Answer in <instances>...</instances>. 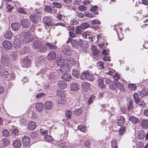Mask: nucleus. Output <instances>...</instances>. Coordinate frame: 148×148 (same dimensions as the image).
<instances>
[{
    "label": "nucleus",
    "instance_id": "1",
    "mask_svg": "<svg viewBox=\"0 0 148 148\" xmlns=\"http://www.w3.org/2000/svg\"><path fill=\"white\" fill-rule=\"evenodd\" d=\"M21 34L24 37L23 41L28 43L33 39L32 35L34 34V28L32 26L29 30L23 31Z\"/></svg>",
    "mask_w": 148,
    "mask_h": 148
},
{
    "label": "nucleus",
    "instance_id": "2",
    "mask_svg": "<svg viewBox=\"0 0 148 148\" xmlns=\"http://www.w3.org/2000/svg\"><path fill=\"white\" fill-rule=\"evenodd\" d=\"M81 78L83 80L86 79L90 81H93L95 79L93 75L88 71L83 72L81 75Z\"/></svg>",
    "mask_w": 148,
    "mask_h": 148
},
{
    "label": "nucleus",
    "instance_id": "3",
    "mask_svg": "<svg viewBox=\"0 0 148 148\" xmlns=\"http://www.w3.org/2000/svg\"><path fill=\"white\" fill-rule=\"evenodd\" d=\"M20 23L22 26L24 28L27 29L31 25V22L28 19H22Z\"/></svg>",
    "mask_w": 148,
    "mask_h": 148
},
{
    "label": "nucleus",
    "instance_id": "4",
    "mask_svg": "<svg viewBox=\"0 0 148 148\" xmlns=\"http://www.w3.org/2000/svg\"><path fill=\"white\" fill-rule=\"evenodd\" d=\"M31 63V60L27 57H26L23 60L21 64L24 68H27L28 66H30Z\"/></svg>",
    "mask_w": 148,
    "mask_h": 148
},
{
    "label": "nucleus",
    "instance_id": "5",
    "mask_svg": "<svg viewBox=\"0 0 148 148\" xmlns=\"http://www.w3.org/2000/svg\"><path fill=\"white\" fill-rule=\"evenodd\" d=\"M22 143L23 145L25 147L28 146L30 143V138L27 136H24L22 140Z\"/></svg>",
    "mask_w": 148,
    "mask_h": 148
},
{
    "label": "nucleus",
    "instance_id": "6",
    "mask_svg": "<svg viewBox=\"0 0 148 148\" xmlns=\"http://www.w3.org/2000/svg\"><path fill=\"white\" fill-rule=\"evenodd\" d=\"M53 20L52 17L50 16H45L43 18L44 23L47 25H51V23Z\"/></svg>",
    "mask_w": 148,
    "mask_h": 148
},
{
    "label": "nucleus",
    "instance_id": "7",
    "mask_svg": "<svg viewBox=\"0 0 148 148\" xmlns=\"http://www.w3.org/2000/svg\"><path fill=\"white\" fill-rule=\"evenodd\" d=\"M70 42L72 47L75 48H77L78 42L76 40H72L71 38H69L68 40L66 41V43L67 44Z\"/></svg>",
    "mask_w": 148,
    "mask_h": 148
},
{
    "label": "nucleus",
    "instance_id": "8",
    "mask_svg": "<svg viewBox=\"0 0 148 148\" xmlns=\"http://www.w3.org/2000/svg\"><path fill=\"white\" fill-rule=\"evenodd\" d=\"M9 58L5 53H3L1 55V61L3 65L5 62H8Z\"/></svg>",
    "mask_w": 148,
    "mask_h": 148
},
{
    "label": "nucleus",
    "instance_id": "9",
    "mask_svg": "<svg viewBox=\"0 0 148 148\" xmlns=\"http://www.w3.org/2000/svg\"><path fill=\"white\" fill-rule=\"evenodd\" d=\"M3 46L4 48L7 50H9L12 47V42L10 41L5 40L3 42Z\"/></svg>",
    "mask_w": 148,
    "mask_h": 148
},
{
    "label": "nucleus",
    "instance_id": "10",
    "mask_svg": "<svg viewBox=\"0 0 148 148\" xmlns=\"http://www.w3.org/2000/svg\"><path fill=\"white\" fill-rule=\"evenodd\" d=\"M23 40L22 39H16L14 42V44L15 48L21 47L23 45Z\"/></svg>",
    "mask_w": 148,
    "mask_h": 148
},
{
    "label": "nucleus",
    "instance_id": "11",
    "mask_svg": "<svg viewBox=\"0 0 148 148\" xmlns=\"http://www.w3.org/2000/svg\"><path fill=\"white\" fill-rule=\"evenodd\" d=\"M56 61L57 62V65L59 67L63 66L65 64L66 60H64L62 59V58L59 57L56 58Z\"/></svg>",
    "mask_w": 148,
    "mask_h": 148
},
{
    "label": "nucleus",
    "instance_id": "12",
    "mask_svg": "<svg viewBox=\"0 0 148 148\" xmlns=\"http://www.w3.org/2000/svg\"><path fill=\"white\" fill-rule=\"evenodd\" d=\"M75 63V61L71 58L68 57L66 59L65 64L69 66L74 65Z\"/></svg>",
    "mask_w": 148,
    "mask_h": 148
},
{
    "label": "nucleus",
    "instance_id": "13",
    "mask_svg": "<svg viewBox=\"0 0 148 148\" xmlns=\"http://www.w3.org/2000/svg\"><path fill=\"white\" fill-rule=\"evenodd\" d=\"M116 123L119 126H122L125 123V119L123 116H121L117 119Z\"/></svg>",
    "mask_w": 148,
    "mask_h": 148
},
{
    "label": "nucleus",
    "instance_id": "14",
    "mask_svg": "<svg viewBox=\"0 0 148 148\" xmlns=\"http://www.w3.org/2000/svg\"><path fill=\"white\" fill-rule=\"evenodd\" d=\"M92 27L95 29H97L99 27L101 22L97 19L93 20L92 22Z\"/></svg>",
    "mask_w": 148,
    "mask_h": 148
},
{
    "label": "nucleus",
    "instance_id": "15",
    "mask_svg": "<svg viewBox=\"0 0 148 148\" xmlns=\"http://www.w3.org/2000/svg\"><path fill=\"white\" fill-rule=\"evenodd\" d=\"M41 42L39 40H35L33 41V47L35 49H38L41 46Z\"/></svg>",
    "mask_w": 148,
    "mask_h": 148
},
{
    "label": "nucleus",
    "instance_id": "16",
    "mask_svg": "<svg viewBox=\"0 0 148 148\" xmlns=\"http://www.w3.org/2000/svg\"><path fill=\"white\" fill-rule=\"evenodd\" d=\"M40 132L41 135L45 136L49 134V130L46 126L42 127L40 130Z\"/></svg>",
    "mask_w": 148,
    "mask_h": 148
},
{
    "label": "nucleus",
    "instance_id": "17",
    "mask_svg": "<svg viewBox=\"0 0 148 148\" xmlns=\"http://www.w3.org/2000/svg\"><path fill=\"white\" fill-rule=\"evenodd\" d=\"M53 106V103L50 101H47L44 104V107L45 109L47 110H51Z\"/></svg>",
    "mask_w": 148,
    "mask_h": 148
},
{
    "label": "nucleus",
    "instance_id": "18",
    "mask_svg": "<svg viewBox=\"0 0 148 148\" xmlns=\"http://www.w3.org/2000/svg\"><path fill=\"white\" fill-rule=\"evenodd\" d=\"M12 29L13 31H16L18 30L20 27V25L18 22H15L11 25Z\"/></svg>",
    "mask_w": 148,
    "mask_h": 148
},
{
    "label": "nucleus",
    "instance_id": "19",
    "mask_svg": "<svg viewBox=\"0 0 148 148\" xmlns=\"http://www.w3.org/2000/svg\"><path fill=\"white\" fill-rule=\"evenodd\" d=\"M58 87L60 88L64 89L66 87L67 84L64 81H60L57 83Z\"/></svg>",
    "mask_w": 148,
    "mask_h": 148
},
{
    "label": "nucleus",
    "instance_id": "20",
    "mask_svg": "<svg viewBox=\"0 0 148 148\" xmlns=\"http://www.w3.org/2000/svg\"><path fill=\"white\" fill-rule=\"evenodd\" d=\"M0 74L1 77L6 78L9 75V73L8 71L5 70V67H4L0 71Z\"/></svg>",
    "mask_w": 148,
    "mask_h": 148
},
{
    "label": "nucleus",
    "instance_id": "21",
    "mask_svg": "<svg viewBox=\"0 0 148 148\" xmlns=\"http://www.w3.org/2000/svg\"><path fill=\"white\" fill-rule=\"evenodd\" d=\"M137 138L140 140L143 139L145 137V132L143 130L139 131L137 133Z\"/></svg>",
    "mask_w": 148,
    "mask_h": 148
},
{
    "label": "nucleus",
    "instance_id": "22",
    "mask_svg": "<svg viewBox=\"0 0 148 148\" xmlns=\"http://www.w3.org/2000/svg\"><path fill=\"white\" fill-rule=\"evenodd\" d=\"M44 10L45 11L51 13L54 12L56 10L54 7H50L48 5L45 6Z\"/></svg>",
    "mask_w": 148,
    "mask_h": 148
},
{
    "label": "nucleus",
    "instance_id": "23",
    "mask_svg": "<svg viewBox=\"0 0 148 148\" xmlns=\"http://www.w3.org/2000/svg\"><path fill=\"white\" fill-rule=\"evenodd\" d=\"M129 120L132 123L136 124L140 122L139 119L133 116H131L129 118Z\"/></svg>",
    "mask_w": 148,
    "mask_h": 148
},
{
    "label": "nucleus",
    "instance_id": "24",
    "mask_svg": "<svg viewBox=\"0 0 148 148\" xmlns=\"http://www.w3.org/2000/svg\"><path fill=\"white\" fill-rule=\"evenodd\" d=\"M57 95L63 99L66 96L64 91L61 90H57Z\"/></svg>",
    "mask_w": 148,
    "mask_h": 148
},
{
    "label": "nucleus",
    "instance_id": "25",
    "mask_svg": "<svg viewBox=\"0 0 148 148\" xmlns=\"http://www.w3.org/2000/svg\"><path fill=\"white\" fill-rule=\"evenodd\" d=\"M56 144L58 147L62 148H64L66 145L65 142L62 140L58 141Z\"/></svg>",
    "mask_w": 148,
    "mask_h": 148
},
{
    "label": "nucleus",
    "instance_id": "26",
    "mask_svg": "<svg viewBox=\"0 0 148 148\" xmlns=\"http://www.w3.org/2000/svg\"><path fill=\"white\" fill-rule=\"evenodd\" d=\"M29 18L32 22L35 23H37L40 20L33 14L30 16Z\"/></svg>",
    "mask_w": 148,
    "mask_h": 148
},
{
    "label": "nucleus",
    "instance_id": "27",
    "mask_svg": "<svg viewBox=\"0 0 148 148\" xmlns=\"http://www.w3.org/2000/svg\"><path fill=\"white\" fill-rule=\"evenodd\" d=\"M36 127V125L35 123L33 121L30 122L28 125V128L29 129L32 130L34 129Z\"/></svg>",
    "mask_w": 148,
    "mask_h": 148
},
{
    "label": "nucleus",
    "instance_id": "28",
    "mask_svg": "<svg viewBox=\"0 0 148 148\" xmlns=\"http://www.w3.org/2000/svg\"><path fill=\"white\" fill-rule=\"evenodd\" d=\"M141 126L143 128L146 129L148 128V120L144 119L142 121Z\"/></svg>",
    "mask_w": 148,
    "mask_h": 148
},
{
    "label": "nucleus",
    "instance_id": "29",
    "mask_svg": "<svg viewBox=\"0 0 148 148\" xmlns=\"http://www.w3.org/2000/svg\"><path fill=\"white\" fill-rule=\"evenodd\" d=\"M12 34L10 30H7L4 34V37L6 38L10 39L12 37Z\"/></svg>",
    "mask_w": 148,
    "mask_h": 148
},
{
    "label": "nucleus",
    "instance_id": "30",
    "mask_svg": "<svg viewBox=\"0 0 148 148\" xmlns=\"http://www.w3.org/2000/svg\"><path fill=\"white\" fill-rule=\"evenodd\" d=\"M56 56L55 52L54 51H51L48 54L47 58L49 60L51 61Z\"/></svg>",
    "mask_w": 148,
    "mask_h": 148
},
{
    "label": "nucleus",
    "instance_id": "31",
    "mask_svg": "<svg viewBox=\"0 0 148 148\" xmlns=\"http://www.w3.org/2000/svg\"><path fill=\"white\" fill-rule=\"evenodd\" d=\"M90 86V85L89 83L86 82L83 83L82 85V89L85 91L89 89Z\"/></svg>",
    "mask_w": 148,
    "mask_h": 148
},
{
    "label": "nucleus",
    "instance_id": "32",
    "mask_svg": "<svg viewBox=\"0 0 148 148\" xmlns=\"http://www.w3.org/2000/svg\"><path fill=\"white\" fill-rule=\"evenodd\" d=\"M79 46L84 49H86L88 47L87 42L85 41H82L80 40L79 42Z\"/></svg>",
    "mask_w": 148,
    "mask_h": 148
},
{
    "label": "nucleus",
    "instance_id": "33",
    "mask_svg": "<svg viewBox=\"0 0 148 148\" xmlns=\"http://www.w3.org/2000/svg\"><path fill=\"white\" fill-rule=\"evenodd\" d=\"M13 146L15 148H19L21 145V141L18 140H15L13 143Z\"/></svg>",
    "mask_w": 148,
    "mask_h": 148
},
{
    "label": "nucleus",
    "instance_id": "34",
    "mask_svg": "<svg viewBox=\"0 0 148 148\" xmlns=\"http://www.w3.org/2000/svg\"><path fill=\"white\" fill-rule=\"evenodd\" d=\"M62 79L66 81H69L71 79V76L69 74L65 73L62 76Z\"/></svg>",
    "mask_w": 148,
    "mask_h": 148
},
{
    "label": "nucleus",
    "instance_id": "35",
    "mask_svg": "<svg viewBox=\"0 0 148 148\" xmlns=\"http://www.w3.org/2000/svg\"><path fill=\"white\" fill-rule=\"evenodd\" d=\"M71 89L73 91H77L79 89V87L78 85L76 83H73L70 86Z\"/></svg>",
    "mask_w": 148,
    "mask_h": 148
},
{
    "label": "nucleus",
    "instance_id": "36",
    "mask_svg": "<svg viewBox=\"0 0 148 148\" xmlns=\"http://www.w3.org/2000/svg\"><path fill=\"white\" fill-rule=\"evenodd\" d=\"M36 108L38 112H41L43 109V106L42 103H38L36 104Z\"/></svg>",
    "mask_w": 148,
    "mask_h": 148
},
{
    "label": "nucleus",
    "instance_id": "37",
    "mask_svg": "<svg viewBox=\"0 0 148 148\" xmlns=\"http://www.w3.org/2000/svg\"><path fill=\"white\" fill-rule=\"evenodd\" d=\"M126 130V128L125 126H121L119 129V135L121 136L123 135L124 133L125 132Z\"/></svg>",
    "mask_w": 148,
    "mask_h": 148
},
{
    "label": "nucleus",
    "instance_id": "38",
    "mask_svg": "<svg viewBox=\"0 0 148 148\" xmlns=\"http://www.w3.org/2000/svg\"><path fill=\"white\" fill-rule=\"evenodd\" d=\"M116 88H117L120 90L123 91L124 90V88L123 85L120 84L119 82H116Z\"/></svg>",
    "mask_w": 148,
    "mask_h": 148
},
{
    "label": "nucleus",
    "instance_id": "39",
    "mask_svg": "<svg viewBox=\"0 0 148 148\" xmlns=\"http://www.w3.org/2000/svg\"><path fill=\"white\" fill-rule=\"evenodd\" d=\"M46 45L47 46L49 49L51 50H55L57 48L56 45H53L49 42L46 43Z\"/></svg>",
    "mask_w": 148,
    "mask_h": 148
},
{
    "label": "nucleus",
    "instance_id": "40",
    "mask_svg": "<svg viewBox=\"0 0 148 148\" xmlns=\"http://www.w3.org/2000/svg\"><path fill=\"white\" fill-rule=\"evenodd\" d=\"M64 16L62 11L59 12L56 14V17L59 20H62V17Z\"/></svg>",
    "mask_w": 148,
    "mask_h": 148
},
{
    "label": "nucleus",
    "instance_id": "41",
    "mask_svg": "<svg viewBox=\"0 0 148 148\" xmlns=\"http://www.w3.org/2000/svg\"><path fill=\"white\" fill-rule=\"evenodd\" d=\"M72 74L73 76L76 78H78L79 77V73L76 69H73L72 71Z\"/></svg>",
    "mask_w": 148,
    "mask_h": 148
},
{
    "label": "nucleus",
    "instance_id": "42",
    "mask_svg": "<svg viewBox=\"0 0 148 148\" xmlns=\"http://www.w3.org/2000/svg\"><path fill=\"white\" fill-rule=\"evenodd\" d=\"M62 52L65 55H70L71 53V50L69 49L65 48L63 49Z\"/></svg>",
    "mask_w": 148,
    "mask_h": 148
},
{
    "label": "nucleus",
    "instance_id": "43",
    "mask_svg": "<svg viewBox=\"0 0 148 148\" xmlns=\"http://www.w3.org/2000/svg\"><path fill=\"white\" fill-rule=\"evenodd\" d=\"M82 110L80 108H78L73 112L74 114L76 116L81 114L82 112Z\"/></svg>",
    "mask_w": 148,
    "mask_h": 148
},
{
    "label": "nucleus",
    "instance_id": "44",
    "mask_svg": "<svg viewBox=\"0 0 148 148\" xmlns=\"http://www.w3.org/2000/svg\"><path fill=\"white\" fill-rule=\"evenodd\" d=\"M133 109V101L132 100H130L128 104L127 109L128 111L132 110Z\"/></svg>",
    "mask_w": 148,
    "mask_h": 148
},
{
    "label": "nucleus",
    "instance_id": "45",
    "mask_svg": "<svg viewBox=\"0 0 148 148\" xmlns=\"http://www.w3.org/2000/svg\"><path fill=\"white\" fill-rule=\"evenodd\" d=\"M109 88L112 90H115L116 89V82H112L109 85Z\"/></svg>",
    "mask_w": 148,
    "mask_h": 148
},
{
    "label": "nucleus",
    "instance_id": "46",
    "mask_svg": "<svg viewBox=\"0 0 148 148\" xmlns=\"http://www.w3.org/2000/svg\"><path fill=\"white\" fill-rule=\"evenodd\" d=\"M39 51L40 52L43 53L45 52L47 50V46L45 45H44L42 47H40L39 48Z\"/></svg>",
    "mask_w": 148,
    "mask_h": 148
},
{
    "label": "nucleus",
    "instance_id": "47",
    "mask_svg": "<svg viewBox=\"0 0 148 148\" xmlns=\"http://www.w3.org/2000/svg\"><path fill=\"white\" fill-rule=\"evenodd\" d=\"M2 143L4 146H8L9 144L8 140L6 138H3L2 140Z\"/></svg>",
    "mask_w": 148,
    "mask_h": 148
},
{
    "label": "nucleus",
    "instance_id": "48",
    "mask_svg": "<svg viewBox=\"0 0 148 148\" xmlns=\"http://www.w3.org/2000/svg\"><path fill=\"white\" fill-rule=\"evenodd\" d=\"M82 28V29H85L89 27V24L87 23H82L79 25Z\"/></svg>",
    "mask_w": 148,
    "mask_h": 148
},
{
    "label": "nucleus",
    "instance_id": "49",
    "mask_svg": "<svg viewBox=\"0 0 148 148\" xmlns=\"http://www.w3.org/2000/svg\"><path fill=\"white\" fill-rule=\"evenodd\" d=\"M49 134L46 135H45V138L46 140L48 142H50L52 141L53 140V138L52 137L49 135H48Z\"/></svg>",
    "mask_w": 148,
    "mask_h": 148
},
{
    "label": "nucleus",
    "instance_id": "50",
    "mask_svg": "<svg viewBox=\"0 0 148 148\" xmlns=\"http://www.w3.org/2000/svg\"><path fill=\"white\" fill-rule=\"evenodd\" d=\"M82 28L79 25L77 26L76 29L75 31V34H81L82 30Z\"/></svg>",
    "mask_w": 148,
    "mask_h": 148
},
{
    "label": "nucleus",
    "instance_id": "51",
    "mask_svg": "<svg viewBox=\"0 0 148 148\" xmlns=\"http://www.w3.org/2000/svg\"><path fill=\"white\" fill-rule=\"evenodd\" d=\"M78 129L80 130L83 132H84L86 131L87 130L86 127L84 125H82L78 127Z\"/></svg>",
    "mask_w": 148,
    "mask_h": 148
},
{
    "label": "nucleus",
    "instance_id": "52",
    "mask_svg": "<svg viewBox=\"0 0 148 148\" xmlns=\"http://www.w3.org/2000/svg\"><path fill=\"white\" fill-rule=\"evenodd\" d=\"M135 103L137 104L141 107H144L145 106V103L144 102L140 100H139L138 101H137V103Z\"/></svg>",
    "mask_w": 148,
    "mask_h": 148
},
{
    "label": "nucleus",
    "instance_id": "53",
    "mask_svg": "<svg viewBox=\"0 0 148 148\" xmlns=\"http://www.w3.org/2000/svg\"><path fill=\"white\" fill-rule=\"evenodd\" d=\"M98 84L99 86L101 88L105 87V85L103 83V80L102 79H100L98 81Z\"/></svg>",
    "mask_w": 148,
    "mask_h": 148
},
{
    "label": "nucleus",
    "instance_id": "54",
    "mask_svg": "<svg viewBox=\"0 0 148 148\" xmlns=\"http://www.w3.org/2000/svg\"><path fill=\"white\" fill-rule=\"evenodd\" d=\"M117 140L115 139H113L111 142L112 147L113 148H117L116 145Z\"/></svg>",
    "mask_w": 148,
    "mask_h": 148
},
{
    "label": "nucleus",
    "instance_id": "55",
    "mask_svg": "<svg viewBox=\"0 0 148 148\" xmlns=\"http://www.w3.org/2000/svg\"><path fill=\"white\" fill-rule=\"evenodd\" d=\"M18 12L23 14H27V12L25 10V9L22 8H18Z\"/></svg>",
    "mask_w": 148,
    "mask_h": 148
},
{
    "label": "nucleus",
    "instance_id": "56",
    "mask_svg": "<svg viewBox=\"0 0 148 148\" xmlns=\"http://www.w3.org/2000/svg\"><path fill=\"white\" fill-rule=\"evenodd\" d=\"M10 55L12 58H17L18 56L17 53L15 51L11 52L10 53Z\"/></svg>",
    "mask_w": 148,
    "mask_h": 148
},
{
    "label": "nucleus",
    "instance_id": "57",
    "mask_svg": "<svg viewBox=\"0 0 148 148\" xmlns=\"http://www.w3.org/2000/svg\"><path fill=\"white\" fill-rule=\"evenodd\" d=\"M95 98V96L94 95H91L88 100V105L91 104L94 100Z\"/></svg>",
    "mask_w": 148,
    "mask_h": 148
},
{
    "label": "nucleus",
    "instance_id": "58",
    "mask_svg": "<svg viewBox=\"0 0 148 148\" xmlns=\"http://www.w3.org/2000/svg\"><path fill=\"white\" fill-rule=\"evenodd\" d=\"M36 12L35 13L34 15L35 16H36L40 20V18L41 17V13L40 10L36 11Z\"/></svg>",
    "mask_w": 148,
    "mask_h": 148
},
{
    "label": "nucleus",
    "instance_id": "59",
    "mask_svg": "<svg viewBox=\"0 0 148 148\" xmlns=\"http://www.w3.org/2000/svg\"><path fill=\"white\" fill-rule=\"evenodd\" d=\"M129 89L132 90H134L136 89V86L134 84H131L128 85Z\"/></svg>",
    "mask_w": 148,
    "mask_h": 148
},
{
    "label": "nucleus",
    "instance_id": "60",
    "mask_svg": "<svg viewBox=\"0 0 148 148\" xmlns=\"http://www.w3.org/2000/svg\"><path fill=\"white\" fill-rule=\"evenodd\" d=\"M133 96L135 103H137V101L139 100V97L137 93H134V94Z\"/></svg>",
    "mask_w": 148,
    "mask_h": 148
},
{
    "label": "nucleus",
    "instance_id": "61",
    "mask_svg": "<svg viewBox=\"0 0 148 148\" xmlns=\"http://www.w3.org/2000/svg\"><path fill=\"white\" fill-rule=\"evenodd\" d=\"M30 135L32 138L33 139H35L38 136V133L35 132H32L30 134Z\"/></svg>",
    "mask_w": 148,
    "mask_h": 148
},
{
    "label": "nucleus",
    "instance_id": "62",
    "mask_svg": "<svg viewBox=\"0 0 148 148\" xmlns=\"http://www.w3.org/2000/svg\"><path fill=\"white\" fill-rule=\"evenodd\" d=\"M3 134L5 137L8 136L10 134L9 132L6 129L4 130L2 132Z\"/></svg>",
    "mask_w": 148,
    "mask_h": 148
},
{
    "label": "nucleus",
    "instance_id": "63",
    "mask_svg": "<svg viewBox=\"0 0 148 148\" xmlns=\"http://www.w3.org/2000/svg\"><path fill=\"white\" fill-rule=\"evenodd\" d=\"M72 112L71 111L67 110L66 112V116L69 119H71V115Z\"/></svg>",
    "mask_w": 148,
    "mask_h": 148
},
{
    "label": "nucleus",
    "instance_id": "64",
    "mask_svg": "<svg viewBox=\"0 0 148 148\" xmlns=\"http://www.w3.org/2000/svg\"><path fill=\"white\" fill-rule=\"evenodd\" d=\"M45 95L46 94L43 92L38 93L36 95V98L37 99L40 98Z\"/></svg>",
    "mask_w": 148,
    "mask_h": 148
}]
</instances>
